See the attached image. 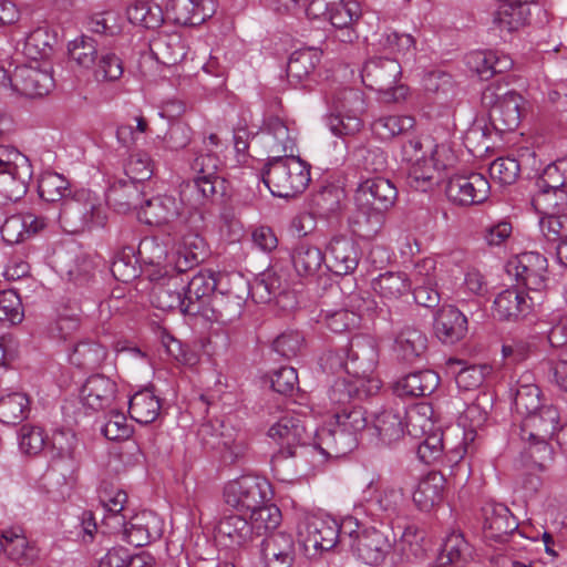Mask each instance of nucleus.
<instances>
[{"label":"nucleus","mask_w":567,"mask_h":567,"mask_svg":"<svg viewBox=\"0 0 567 567\" xmlns=\"http://www.w3.org/2000/svg\"><path fill=\"white\" fill-rule=\"evenodd\" d=\"M54 85L48 70L39 68V63L19 65L14 70V91L28 97H41L50 93Z\"/></svg>","instance_id":"26"},{"label":"nucleus","mask_w":567,"mask_h":567,"mask_svg":"<svg viewBox=\"0 0 567 567\" xmlns=\"http://www.w3.org/2000/svg\"><path fill=\"white\" fill-rule=\"evenodd\" d=\"M168 12L175 23L196 25L205 20L203 6L194 0H171Z\"/></svg>","instance_id":"57"},{"label":"nucleus","mask_w":567,"mask_h":567,"mask_svg":"<svg viewBox=\"0 0 567 567\" xmlns=\"http://www.w3.org/2000/svg\"><path fill=\"white\" fill-rule=\"evenodd\" d=\"M328 256L327 267L338 276L353 272L360 260L358 246L344 236L333 237L326 248Z\"/></svg>","instance_id":"27"},{"label":"nucleus","mask_w":567,"mask_h":567,"mask_svg":"<svg viewBox=\"0 0 567 567\" xmlns=\"http://www.w3.org/2000/svg\"><path fill=\"white\" fill-rule=\"evenodd\" d=\"M310 436L311 433H308L303 421L293 415L280 417L268 430V437L278 446L277 452H290Z\"/></svg>","instance_id":"28"},{"label":"nucleus","mask_w":567,"mask_h":567,"mask_svg":"<svg viewBox=\"0 0 567 567\" xmlns=\"http://www.w3.org/2000/svg\"><path fill=\"white\" fill-rule=\"evenodd\" d=\"M491 192L487 178L481 173L455 175L447 182V198L458 206H471L484 203Z\"/></svg>","instance_id":"18"},{"label":"nucleus","mask_w":567,"mask_h":567,"mask_svg":"<svg viewBox=\"0 0 567 567\" xmlns=\"http://www.w3.org/2000/svg\"><path fill=\"white\" fill-rule=\"evenodd\" d=\"M30 400L27 394L13 392L0 398V422L16 425L28 417Z\"/></svg>","instance_id":"50"},{"label":"nucleus","mask_w":567,"mask_h":567,"mask_svg":"<svg viewBox=\"0 0 567 567\" xmlns=\"http://www.w3.org/2000/svg\"><path fill=\"white\" fill-rule=\"evenodd\" d=\"M433 415V408L429 403H419L403 412L408 434L414 439H422L425 434L439 429Z\"/></svg>","instance_id":"48"},{"label":"nucleus","mask_w":567,"mask_h":567,"mask_svg":"<svg viewBox=\"0 0 567 567\" xmlns=\"http://www.w3.org/2000/svg\"><path fill=\"white\" fill-rule=\"evenodd\" d=\"M538 190L567 189V158H561L547 165L536 179Z\"/></svg>","instance_id":"61"},{"label":"nucleus","mask_w":567,"mask_h":567,"mask_svg":"<svg viewBox=\"0 0 567 567\" xmlns=\"http://www.w3.org/2000/svg\"><path fill=\"white\" fill-rule=\"evenodd\" d=\"M347 358L350 360L352 375L363 380L375 369L379 353L372 339L355 337L347 349Z\"/></svg>","instance_id":"32"},{"label":"nucleus","mask_w":567,"mask_h":567,"mask_svg":"<svg viewBox=\"0 0 567 567\" xmlns=\"http://www.w3.org/2000/svg\"><path fill=\"white\" fill-rule=\"evenodd\" d=\"M361 385L362 380L360 378L353 375L338 378L329 391V400L332 404L331 414L334 410L342 409V406L354 405L355 403L352 400L359 396Z\"/></svg>","instance_id":"51"},{"label":"nucleus","mask_w":567,"mask_h":567,"mask_svg":"<svg viewBox=\"0 0 567 567\" xmlns=\"http://www.w3.org/2000/svg\"><path fill=\"white\" fill-rule=\"evenodd\" d=\"M323 252L307 243L298 244L291 254L293 268L300 277H312L318 274L324 262Z\"/></svg>","instance_id":"47"},{"label":"nucleus","mask_w":567,"mask_h":567,"mask_svg":"<svg viewBox=\"0 0 567 567\" xmlns=\"http://www.w3.org/2000/svg\"><path fill=\"white\" fill-rule=\"evenodd\" d=\"M350 527H358L352 518L339 524L330 516L311 515L299 526V539L306 551H327L341 546L343 535H348Z\"/></svg>","instance_id":"5"},{"label":"nucleus","mask_w":567,"mask_h":567,"mask_svg":"<svg viewBox=\"0 0 567 567\" xmlns=\"http://www.w3.org/2000/svg\"><path fill=\"white\" fill-rule=\"evenodd\" d=\"M330 103L333 112L327 118L330 132L339 137L353 136L362 128L361 114L365 110L364 95L355 89L336 92Z\"/></svg>","instance_id":"6"},{"label":"nucleus","mask_w":567,"mask_h":567,"mask_svg":"<svg viewBox=\"0 0 567 567\" xmlns=\"http://www.w3.org/2000/svg\"><path fill=\"white\" fill-rule=\"evenodd\" d=\"M205 205H190L184 197V184L179 185L178 197L171 194L154 196L141 205L140 215L148 225L162 226L179 221L188 224Z\"/></svg>","instance_id":"7"},{"label":"nucleus","mask_w":567,"mask_h":567,"mask_svg":"<svg viewBox=\"0 0 567 567\" xmlns=\"http://www.w3.org/2000/svg\"><path fill=\"white\" fill-rule=\"evenodd\" d=\"M372 289L384 301H395L411 291V279L402 271H386L372 280Z\"/></svg>","instance_id":"45"},{"label":"nucleus","mask_w":567,"mask_h":567,"mask_svg":"<svg viewBox=\"0 0 567 567\" xmlns=\"http://www.w3.org/2000/svg\"><path fill=\"white\" fill-rule=\"evenodd\" d=\"M114 534L121 535L122 540L135 547H142L161 538L163 520L152 511H142L128 517L124 524L113 528Z\"/></svg>","instance_id":"17"},{"label":"nucleus","mask_w":567,"mask_h":567,"mask_svg":"<svg viewBox=\"0 0 567 567\" xmlns=\"http://www.w3.org/2000/svg\"><path fill=\"white\" fill-rule=\"evenodd\" d=\"M0 548L13 560L28 557L29 551L32 550L23 530L17 527L2 530L0 535Z\"/></svg>","instance_id":"59"},{"label":"nucleus","mask_w":567,"mask_h":567,"mask_svg":"<svg viewBox=\"0 0 567 567\" xmlns=\"http://www.w3.org/2000/svg\"><path fill=\"white\" fill-rule=\"evenodd\" d=\"M262 181L274 196L289 198L301 194L310 182V166L295 154L272 156Z\"/></svg>","instance_id":"3"},{"label":"nucleus","mask_w":567,"mask_h":567,"mask_svg":"<svg viewBox=\"0 0 567 567\" xmlns=\"http://www.w3.org/2000/svg\"><path fill=\"white\" fill-rule=\"evenodd\" d=\"M431 157L422 156L413 162L409 168L406 182L409 186L419 192H427L436 185L441 178V171L450 164L441 157L447 152L444 145H436L434 148L429 145Z\"/></svg>","instance_id":"19"},{"label":"nucleus","mask_w":567,"mask_h":567,"mask_svg":"<svg viewBox=\"0 0 567 567\" xmlns=\"http://www.w3.org/2000/svg\"><path fill=\"white\" fill-rule=\"evenodd\" d=\"M364 493L370 495V507L382 520L391 524L404 514L406 501L402 488L392 485L375 486L374 481H370Z\"/></svg>","instance_id":"21"},{"label":"nucleus","mask_w":567,"mask_h":567,"mask_svg":"<svg viewBox=\"0 0 567 567\" xmlns=\"http://www.w3.org/2000/svg\"><path fill=\"white\" fill-rule=\"evenodd\" d=\"M47 226V219L34 214H16L8 217L1 226L2 239L14 245L37 235Z\"/></svg>","instance_id":"34"},{"label":"nucleus","mask_w":567,"mask_h":567,"mask_svg":"<svg viewBox=\"0 0 567 567\" xmlns=\"http://www.w3.org/2000/svg\"><path fill=\"white\" fill-rule=\"evenodd\" d=\"M69 55L78 65L90 69L97 59L95 40L85 35L75 39L69 44Z\"/></svg>","instance_id":"64"},{"label":"nucleus","mask_w":567,"mask_h":567,"mask_svg":"<svg viewBox=\"0 0 567 567\" xmlns=\"http://www.w3.org/2000/svg\"><path fill=\"white\" fill-rule=\"evenodd\" d=\"M391 542L384 533L372 527L359 529L350 527L348 535L342 536L341 547L350 549L367 565L382 563L391 549Z\"/></svg>","instance_id":"13"},{"label":"nucleus","mask_w":567,"mask_h":567,"mask_svg":"<svg viewBox=\"0 0 567 567\" xmlns=\"http://www.w3.org/2000/svg\"><path fill=\"white\" fill-rule=\"evenodd\" d=\"M426 350V336L414 327H404L394 339L393 352L402 362L414 363L425 355Z\"/></svg>","instance_id":"36"},{"label":"nucleus","mask_w":567,"mask_h":567,"mask_svg":"<svg viewBox=\"0 0 567 567\" xmlns=\"http://www.w3.org/2000/svg\"><path fill=\"white\" fill-rule=\"evenodd\" d=\"M445 478L439 472H430L423 476L414 492L413 502L423 512H429L439 505L443 499Z\"/></svg>","instance_id":"42"},{"label":"nucleus","mask_w":567,"mask_h":567,"mask_svg":"<svg viewBox=\"0 0 567 567\" xmlns=\"http://www.w3.org/2000/svg\"><path fill=\"white\" fill-rule=\"evenodd\" d=\"M540 303V298H535L517 289H505L494 300L493 316L499 320L517 319L527 315L534 306Z\"/></svg>","instance_id":"29"},{"label":"nucleus","mask_w":567,"mask_h":567,"mask_svg":"<svg viewBox=\"0 0 567 567\" xmlns=\"http://www.w3.org/2000/svg\"><path fill=\"white\" fill-rule=\"evenodd\" d=\"M415 120L408 115H386L372 123L373 132L382 140H391L413 128Z\"/></svg>","instance_id":"58"},{"label":"nucleus","mask_w":567,"mask_h":567,"mask_svg":"<svg viewBox=\"0 0 567 567\" xmlns=\"http://www.w3.org/2000/svg\"><path fill=\"white\" fill-rule=\"evenodd\" d=\"M218 539L227 547L237 548L245 546L252 539L250 523L238 514L224 515L217 527Z\"/></svg>","instance_id":"38"},{"label":"nucleus","mask_w":567,"mask_h":567,"mask_svg":"<svg viewBox=\"0 0 567 567\" xmlns=\"http://www.w3.org/2000/svg\"><path fill=\"white\" fill-rule=\"evenodd\" d=\"M106 351L99 343L94 342H81L75 348L73 353L70 357V360L73 364L85 368L93 369L101 364V362L105 359Z\"/></svg>","instance_id":"63"},{"label":"nucleus","mask_w":567,"mask_h":567,"mask_svg":"<svg viewBox=\"0 0 567 567\" xmlns=\"http://www.w3.org/2000/svg\"><path fill=\"white\" fill-rule=\"evenodd\" d=\"M434 329L442 342L453 344L465 336L467 319L454 306H446L437 312Z\"/></svg>","instance_id":"37"},{"label":"nucleus","mask_w":567,"mask_h":567,"mask_svg":"<svg viewBox=\"0 0 567 567\" xmlns=\"http://www.w3.org/2000/svg\"><path fill=\"white\" fill-rule=\"evenodd\" d=\"M33 172L29 158L18 150L0 145V193L17 202L28 192Z\"/></svg>","instance_id":"9"},{"label":"nucleus","mask_w":567,"mask_h":567,"mask_svg":"<svg viewBox=\"0 0 567 567\" xmlns=\"http://www.w3.org/2000/svg\"><path fill=\"white\" fill-rule=\"evenodd\" d=\"M127 18L134 24H141L147 29H156L162 25L164 16L162 8L148 1H137L127 9Z\"/></svg>","instance_id":"56"},{"label":"nucleus","mask_w":567,"mask_h":567,"mask_svg":"<svg viewBox=\"0 0 567 567\" xmlns=\"http://www.w3.org/2000/svg\"><path fill=\"white\" fill-rule=\"evenodd\" d=\"M332 417L334 419V423L342 431L355 437L357 434L363 431L368 425L367 412L358 404L334 410Z\"/></svg>","instance_id":"53"},{"label":"nucleus","mask_w":567,"mask_h":567,"mask_svg":"<svg viewBox=\"0 0 567 567\" xmlns=\"http://www.w3.org/2000/svg\"><path fill=\"white\" fill-rule=\"evenodd\" d=\"M402 69L398 60L389 58H373L363 65L361 78L363 84L383 95L385 102L404 101L409 87L396 84Z\"/></svg>","instance_id":"8"},{"label":"nucleus","mask_w":567,"mask_h":567,"mask_svg":"<svg viewBox=\"0 0 567 567\" xmlns=\"http://www.w3.org/2000/svg\"><path fill=\"white\" fill-rule=\"evenodd\" d=\"M197 435L203 445L220 452L225 463L236 462L246 452L245 443L237 440L234 430L219 420L204 422L199 426Z\"/></svg>","instance_id":"16"},{"label":"nucleus","mask_w":567,"mask_h":567,"mask_svg":"<svg viewBox=\"0 0 567 567\" xmlns=\"http://www.w3.org/2000/svg\"><path fill=\"white\" fill-rule=\"evenodd\" d=\"M482 104L488 109V117L498 132H511L520 123L522 95L504 91L502 86L489 85L482 92Z\"/></svg>","instance_id":"10"},{"label":"nucleus","mask_w":567,"mask_h":567,"mask_svg":"<svg viewBox=\"0 0 567 567\" xmlns=\"http://www.w3.org/2000/svg\"><path fill=\"white\" fill-rule=\"evenodd\" d=\"M221 159L213 148H208L206 142L194 153L190 161V169L196 174L193 181L183 182L184 197L190 205H206L218 193V187L224 184V178L218 175Z\"/></svg>","instance_id":"4"},{"label":"nucleus","mask_w":567,"mask_h":567,"mask_svg":"<svg viewBox=\"0 0 567 567\" xmlns=\"http://www.w3.org/2000/svg\"><path fill=\"white\" fill-rule=\"evenodd\" d=\"M440 384V377L430 369L411 372L394 385V391L399 396H426L432 394Z\"/></svg>","instance_id":"39"},{"label":"nucleus","mask_w":567,"mask_h":567,"mask_svg":"<svg viewBox=\"0 0 567 567\" xmlns=\"http://www.w3.org/2000/svg\"><path fill=\"white\" fill-rule=\"evenodd\" d=\"M315 446L321 457H341L357 446V437L342 431L336 423L316 432Z\"/></svg>","instance_id":"31"},{"label":"nucleus","mask_w":567,"mask_h":567,"mask_svg":"<svg viewBox=\"0 0 567 567\" xmlns=\"http://www.w3.org/2000/svg\"><path fill=\"white\" fill-rule=\"evenodd\" d=\"M396 197V187L389 178L373 177L361 182L354 193L355 209L350 219L353 233L364 239L380 234L385 213L394 205Z\"/></svg>","instance_id":"1"},{"label":"nucleus","mask_w":567,"mask_h":567,"mask_svg":"<svg viewBox=\"0 0 567 567\" xmlns=\"http://www.w3.org/2000/svg\"><path fill=\"white\" fill-rule=\"evenodd\" d=\"M321 51L315 48L295 51L287 63V78L293 85L307 86L315 81V72L321 61Z\"/></svg>","instance_id":"33"},{"label":"nucleus","mask_w":567,"mask_h":567,"mask_svg":"<svg viewBox=\"0 0 567 567\" xmlns=\"http://www.w3.org/2000/svg\"><path fill=\"white\" fill-rule=\"evenodd\" d=\"M322 462L323 458L315 444H308L307 441L290 452H276L271 457L272 471L285 482L312 474L316 466Z\"/></svg>","instance_id":"12"},{"label":"nucleus","mask_w":567,"mask_h":567,"mask_svg":"<svg viewBox=\"0 0 567 567\" xmlns=\"http://www.w3.org/2000/svg\"><path fill=\"white\" fill-rule=\"evenodd\" d=\"M78 439L72 431L56 430L48 437L47 454L53 470H63V476L73 474L76 468Z\"/></svg>","instance_id":"22"},{"label":"nucleus","mask_w":567,"mask_h":567,"mask_svg":"<svg viewBox=\"0 0 567 567\" xmlns=\"http://www.w3.org/2000/svg\"><path fill=\"white\" fill-rule=\"evenodd\" d=\"M506 270L515 278L518 287L543 301V292L548 286V260L544 255L524 251L508 260Z\"/></svg>","instance_id":"11"},{"label":"nucleus","mask_w":567,"mask_h":567,"mask_svg":"<svg viewBox=\"0 0 567 567\" xmlns=\"http://www.w3.org/2000/svg\"><path fill=\"white\" fill-rule=\"evenodd\" d=\"M161 399L150 388L135 392L128 401V414L140 424H151L161 414Z\"/></svg>","instance_id":"44"},{"label":"nucleus","mask_w":567,"mask_h":567,"mask_svg":"<svg viewBox=\"0 0 567 567\" xmlns=\"http://www.w3.org/2000/svg\"><path fill=\"white\" fill-rule=\"evenodd\" d=\"M427 93L435 95L441 103L451 102L456 95V87L452 76L443 71H431L422 80Z\"/></svg>","instance_id":"55"},{"label":"nucleus","mask_w":567,"mask_h":567,"mask_svg":"<svg viewBox=\"0 0 567 567\" xmlns=\"http://www.w3.org/2000/svg\"><path fill=\"white\" fill-rule=\"evenodd\" d=\"M559 412L553 405H544L523 419L520 439L546 454H550L549 441L559 425Z\"/></svg>","instance_id":"15"},{"label":"nucleus","mask_w":567,"mask_h":567,"mask_svg":"<svg viewBox=\"0 0 567 567\" xmlns=\"http://www.w3.org/2000/svg\"><path fill=\"white\" fill-rule=\"evenodd\" d=\"M48 435L43 427L23 424L19 430V447L23 454L38 455L47 450Z\"/></svg>","instance_id":"60"},{"label":"nucleus","mask_w":567,"mask_h":567,"mask_svg":"<svg viewBox=\"0 0 567 567\" xmlns=\"http://www.w3.org/2000/svg\"><path fill=\"white\" fill-rule=\"evenodd\" d=\"M116 392L115 381L104 374H93L82 385L80 398L85 406L100 411L111 406Z\"/></svg>","instance_id":"30"},{"label":"nucleus","mask_w":567,"mask_h":567,"mask_svg":"<svg viewBox=\"0 0 567 567\" xmlns=\"http://www.w3.org/2000/svg\"><path fill=\"white\" fill-rule=\"evenodd\" d=\"M403 412L384 410L375 416L373 429L384 444H392L404 435Z\"/></svg>","instance_id":"49"},{"label":"nucleus","mask_w":567,"mask_h":567,"mask_svg":"<svg viewBox=\"0 0 567 567\" xmlns=\"http://www.w3.org/2000/svg\"><path fill=\"white\" fill-rule=\"evenodd\" d=\"M499 4L493 13V23L502 31H515L528 23L529 4L525 1L496 0Z\"/></svg>","instance_id":"43"},{"label":"nucleus","mask_w":567,"mask_h":567,"mask_svg":"<svg viewBox=\"0 0 567 567\" xmlns=\"http://www.w3.org/2000/svg\"><path fill=\"white\" fill-rule=\"evenodd\" d=\"M265 567H291L296 557V545L291 534L274 532L260 545Z\"/></svg>","instance_id":"25"},{"label":"nucleus","mask_w":567,"mask_h":567,"mask_svg":"<svg viewBox=\"0 0 567 567\" xmlns=\"http://www.w3.org/2000/svg\"><path fill=\"white\" fill-rule=\"evenodd\" d=\"M446 368L454 375L458 389L464 391L480 388L491 372V367L486 364L463 367V361L454 358L446 361Z\"/></svg>","instance_id":"46"},{"label":"nucleus","mask_w":567,"mask_h":567,"mask_svg":"<svg viewBox=\"0 0 567 567\" xmlns=\"http://www.w3.org/2000/svg\"><path fill=\"white\" fill-rule=\"evenodd\" d=\"M185 315H203L216 295L217 278L213 271H198L193 277L184 272Z\"/></svg>","instance_id":"20"},{"label":"nucleus","mask_w":567,"mask_h":567,"mask_svg":"<svg viewBox=\"0 0 567 567\" xmlns=\"http://www.w3.org/2000/svg\"><path fill=\"white\" fill-rule=\"evenodd\" d=\"M184 272L169 276L153 288L152 303L161 310H179L185 313Z\"/></svg>","instance_id":"35"},{"label":"nucleus","mask_w":567,"mask_h":567,"mask_svg":"<svg viewBox=\"0 0 567 567\" xmlns=\"http://www.w3.org/2000/svg\"><path fill=\"white\" fill-rule=\"evenodd\" d=\"M99 499L105 509L104 524L111 529L123 525L128 501L127 493L112 484H104L99 492Z\"/></svg>","instance_id":"40"},{"label":"nucleus","mask_w":567,"mask_h":567,"mask_svg":"<svg viewBox=\"0 0 567 567\" xmlns=\"http://www.w3.org/2000/svg\"><path fill=\"white\" fill-rule=\"evenodd\" d=\"M482 512L484 518L483 534L486 540L504 543L518 527L516 518L504 504L487 503Z\"/></svg>","instance_id":"24"},{"label":"nucleus","mask_w":567,"mask_h":567,"mask_svg":"<svg viewBox=\"0 0 567 567\" xmlns=\"http://www.w3.org/2000/svg\"><path fill=\"white\" fill-rule=\"evenodd\" d=\"M270 484L259 476L243 475L224 487L225 503L239 512H250L268 501Z\"/></svg>","instance_id":"14"},{"label":"nucleus","mask_w":567,"mask_h":567,"mask_svg":"<svg viewBox=\"0 0 567 567\" xmlns=\"http://www.w3.org/2000/svg\"><path fill=\"white\" fill-rule=\"evenodd\" d=\"M250 526L258 535L277 528L281 520V512L274 504L259 505L250 511Z\"/></svg>","instance_id":"62"},{"label":"nucleus","mask_w":567,"mask_h":567,"mask_svg":"<svg viewBox=\"0 0 567 567\" xmlns=\"http://www.w3.org/2000/svg\"><path fill=\"white\" fill-rule=\"evenodd\" d=\"M69 181L61 174L54 172L43 173L38 182L39 196L49 203L64 200L70 190Z\"/></svg>","instance_id":"54"},{"label":"nucleus","mask_w":567,"mask_h":567,"mask_svg":"<svg viewBox=\"0 0 567 567\" xmlns=\"http://www.w3.org/2000/svg\"><path fill=\"white\" fill-rule=\"evenodd\" d=\"M243 305V298L233 292H216L202 316L208 320L227 324L240 317Z\"/></svg>","instance_id":"41"},{"label":"nucleus","mask_w":567,"mask_h":567,"mask_svg":"<svg viewBox=\"0 0 567 567\" xmlns=\"http://www.w3.org/2000/svg\"><path fill=\"white\" fill-rule=\"evenodd\" d=\"M540 390L536 384L517 382L513 392V408L523 419L544 406L540 403Z\"/></svg>","instance_id":"52"},{"label":"nucleus","mask_w":567,"mask_h":567,"mask_svg":"<svg viewBox=\"0 0 567 567\" xmlns=\"http://www.w3.org/2000/svg\"><path fill=\"white\" fill-rule=\"evenodd\" d=\"M107 213L101 199L91 190L81 189L64 198L61 204L59 223L69 234H81L103 228Z\"/></svg>","instance_id":"2"},{"label":"nucleus","mask_w":567,"mask_h":567,"mask_svg":"<svg viewBox=\"0 0 567 567\" xmlns=\"http://www.w3.org/2000/svg\"><path fill=\"white\" fill-rule=\"evenodd\" d=\"M264 131L268 137L269 153L274 156H287L295 153L298 132L293 121L270 115L264 121Z\"/></svg>","instance_id":"23"}]
</instances>
